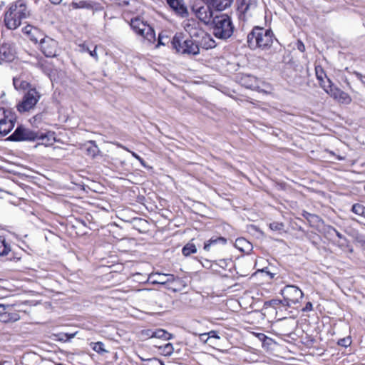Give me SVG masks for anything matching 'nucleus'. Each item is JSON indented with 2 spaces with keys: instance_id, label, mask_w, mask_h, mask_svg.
Returning a JSON list of instances; mask_svg holds the SVG:
<instances>
[{
  "instance_id": "f3484780",
  "label": "nucleus",
  "mask_w": 365,
  "mask_h": 365,
  "mask_svg": "<svg viewBox=\"0 0 365 365\" xmlns=\"http://www.w3.org/2000/svg\"><path fill=\"white\" fill-rule=\"evenodd\" d=\"M232 1L233 0H206V2L210 4V5L216 10L222 11L230 6Z\"/></svg>"
},
{
  "instance_id": "20e7f679",
  "label": "nucleus",
  "mask_w": 365,
  "mask_h": 365,
  "mask_svg": "<svg viewBox=\"0 0 365 365\" xmlns=\"http://www.w3.org/2000/svg\"><path fill=\"white\" fill-rule=\"evenodd\" d=\"M173 48L182 54L197 55L200 53V46L192 38L184 39L182 34H176L172 40Z\"/></svg>"
},
{
  "instance_id": "a19ab883",
  "label": "nucleus",
  "mask_w": 365,
  "mask_h": 365,
  "mask_svg": "<svg viewBox=\"0 0 365 365\" xmlns=\"http://www.w3.org/2000/svg\"><path fill=\"white\" fill-rule=\"evenodd\" d=\"M297 48L302 51V52H304V50H305V46L303 44V43L300 41H298L297 43Z\"/></svg>"
},
{
  "instance_id": "603ef678",
  "label": "nucleus",
  "mask_w": 365,
  "mask_h": 365,
  "mask_svg": "<svg viewBox=\"0 0 365 365\" xmlns=\"http://www.w3.org/2000/svg\"><path fill=\"white\" fill-rule=\"evenodd\" d=\"M207 337V336H203V340H202V341L205 342V340L206 339Z\"/></svg>"
},
{
  "instance_id": "72a5a7b5",
  "label": "nucleus",
  "mask_w": 365,
  "mask_h": 365,
  "mask_svg": "<svg viewBox=\"0 0 365 365\" xmlns=\"http://www.w3.org/2000/svg\"><path fill=\"white\" fill-rule=\"evenodd\" d=\"M351 344V340L350 337H346L341 339L338 341V344L339 346L347 347Z\"/></svg>"
},
{
  "instance_id": "a211bd4d",
  "label": "nucleus",
  "mask_w": 365,
  "mask_h": 365,
  "mask_svg": "<svg viewBox=\"0 0 365 365\" xmlns=\"http://www.w3.org/2000/svg\"><path fill=\"white\" fill-rule=\"evenodd\" d=\"M235 246L242 252L249 253L252 250V245L245 238H237Z\"/></svg>"
},
{
  "instance_id": "f257e3e1",
  "label": "nucleus",
  "mask_w": 365,
  "mask_h": 365,
  "mask_svg": "<svg viewBox=\"0 0 365 365\" xmlns=\"http://www.w3.org/2000/svg\"><path fill=\"white\" fill-rule=\"evenodd\" d=\"M26 3L24 0H16L9 4L8 10L4 14V23L9 29H16L22 23V21L29 16Z\"/></svg>"
},
{
  "instance_id": "6e6d98bb",
  "label": "nucleus",
  "mask_w": 365,
  "mask_h": 365,
  "mask_svg": "<svg viewBox=\"0 0 365 365\" xmlns=\"http://www.w3.org/2000/svg\"><path fill=\"white\" fill-rule=\"evenodd\" d=\"M247 87L251 88V87H252V85H249V86H247Z\"/></svg>"
},
{
  "instance_id": "f704fd0d",
  "label": "nucleus",
  "mask_w": 365,
  "mask_h": 365,
  "mask_svg": "<svg viewBox=\"0 0 365 365\" xmlns=\"http://www.w3.org/2000/svg\"><path fill=\"white\" fill-rule=\"evenodd\" d=\"M76 333H73V334H68V333L61 334H60L61 337L58 339L60 341H69L70 339H73L76 336Z\"/></svg>"
},
{
  "instance_id": "aec40b11",
  "label": "nucleus",
  "mask_w": 365,
  "mask_h": 365,
  "mask_svg": "<svg viewBox=\"0 0 365 365\" xmlns=\"http://www.w3.org/2000/svg\"><path fill=\"white\" fill-rule=\"evenodd\" d=\"M11 251V247L4 237H0V256H7Z\"/></svg>"
},
{
  "instance_id": "8fccbe9b",
  "label": "nucleus",
  "mask_w": 365,
  "mask_h": 365,
  "mask_svg": "<svg viewBox=\"0 0 365 365\" xmlns=\"http://www.w3.org/2000/svg\"><path fill=\"white\" fill-rule=\"evenodd\" d=\"M87 48H88V47H86L85 46H82V51H87Z\"/></svg>"
},
{
  "instance_id": "c85d7f7f",
  "label": "nucleus",
  "mask_w": 365,
  "mask_h": 365,
  "mask_svg": "<svg viewBox=\"0 0 365 365\" xmlns=\"http://www.w3.org/2000/svg\"><path fill=\"white\" fill-rule=\"evenodd\" d=\"M90 345H91V348L93 349V350H94L95 351H96L98 354H103V353L108 352V351L106 350L104 348L103 343L101 341L92 342V343H91Z\"/></svg>"
},
{
  "instance_id": "0eeeda50",
  "label": "nucleus",
  "mask_w": 365,
  "mask_h": 365,
  "mask_svg": "<svg viewBox=\"0 0 365 365\" xmlns=\"http://www.w3.org/2000/svg\"><path fill=\"white\" fill-rule=\"evenodd\" d=\"M41 96V94L36 88H29L24 94L21 102L17 105V110L20 113H23L34 109L40 100Z\"/></svg>"
},
{
  "instance_id": "3c124183",
  "label": "nucleus",
  "mask_w": 365,
  "mask_h": 365,
  "mask_svg": "<svg viewBox=\"0 0 365 365\" xmlns=\"http://www.w3.org/2000/svg\"><path fill=\"white\" fill-rule=\"evenodd\" d=\"M189 32L190 33V36H195V35H196V33H195V32L192 33L190 31H189Z\"/></svg>"
},
{
  "instance_id": "f8f14e48",
  "label": "nucleus",
  "mask_w": 365,
  "mask_h": 365,
  "mask_svg": "<svg viewBox=\"0 0 365 365\" xmlns=\"http://www.w3.org/2000/svg\"><path fill=\"white\" fill-rule=\"evenodd\" d=\"M39 45L41 52L46 57L53 58L57 56L58 44L54 39L46 36L41 39Z\"/></svg>"
},
{
  "instance_id": "5fc2aeb1",
  "label": "nucleus",
  "mask_w": 365,
  "mask_h": 365,
  "mask_svg": "<svg viewBox=\"0 0 365 365\" xmlns=\"http://www.w3.org/2000/svg\"><path fill=\"white\" fill-rule=\"evenodd\" d=\"M56 365H64V364H63L61 363H58V364H56Z\"/></svg>"
},
{
  "instance_id": "de8ad7c7",
  "label": "nucleus",
  "mask_w": 365,
  "mask_h": 365,
  "mask_svg": "<svg viewBox=\"0 0 365 365\" xmlns=\"http://www.w3.org/2000/svg\"><path fill=\"white\" fill-rule=\"evenodd\" d=\"M138 160L141 163L142 165L145 166V161L142 158L140 157V158L138 159Z\"/></svg>"
},
{
  "instance_id": "37998d69",
  "label": "nucleus",
  "mask_w": 365,
  "mask_h": 365,
  "mask_svg": "<svg viewBox=\"0 0 365 365\" xmlns=\"http://www.w3.org/2000/svg\"><path fill=\"white\" fill-rule=\"evenodd\" d=\"M356 76L365 85V76H364L360 73H356Z\"/></svg>"
},
{
  "instance_id": "7ed1b4c3",
  "label": "nucleus",
  "mask_w": 365,
  "mask_h": 365,
  "mask_svg": "<svg viewBox=\"0 0 365 365\" xmlns=\"http://www.w3.org/2000/svg\"><path fill=\"white\" fill-rule=\"evenodd\" d=\"M213 34L220 39H227L233 34L234 26L231 19L226 14L216 15L211 22Z\"/></svg>"
},
{
  "instance_id": "b1692460",
  "label": "nucleus",
  "mask_w": 365,
  "mask_h": 365,
  "mask_svg": "<svg viewBox=\"0 0 365 365\" xmlns=\"http://www.w3.org/2000/svg\"><path fill=\"white\" fill-rule=\"evenodd\" d=\"M86 154L92 158L96 157L99 153V149L94 141H89L86 145Z\"/></svg>"
},
{
  "instance_id": "c756f323",
  "label": "nucleus",
  "mask_w": 365,
  "mask_h": 365,
  "mask_svg": "<svg viewBox=\"0 0 365 365\" xmlns=\"http://www.w3.org/2000/svg\"><path fill=\"white\" fill-rule=\"evenodd\" d=\"M160 349L161 350V353L165 356H170L174 351L173 346L170 343H167L166 344L160 346Z\"/></svg>"
},
{
  "instance_id": "e433bc0d",
  "label": "nucleus",
  "mask_w": 365,
  "mask_h": 365,
  "mask_svg": "<svg viewBox=\"0 0 365 365\" xmlns=\"http://www.w3.org/2000/svg\"><path fill=\"white\" fill-rule=\"evenodd\" d=\"M269 303V304L271 306H272L274 307H277L279 304H282L283 306H286L285 305V302H284V299L283 300L272 299Z\"/></svg>"
},
{
  "instance_id": "2eb2a0df",
  "label": "nucleus",
  "mask_w": 365,
  "mask_h": 365,
  "mask_svg": "<svg viewBox=\"0 0 365 365\" xmlns=\"http://www.w3.org/2000/svg\"><path fill=\"white\" fill-rule=\"evenodd\" d=\"M238 9L245 16H252L257 9L256 0H237Z\"/></svg>"
},
{
  "instance_id": "864d4df0",
  "label": "nucleus",
  "mask_w": 365,
  "mask_h": 365,
  "mask_svg": "<svg viewBox=\"0 0 365 365\" xmlns=\"http://www.w3.org/2000/svg\"><path fill=\"white\" fill-rule=\"evenodd\" d=\"M87 51L90 53L91 51L88 48H87Z\"/></svg>"
},
{
  "instance_id": "1a4fd4ad",
  "label": "nucleus",
  "mask_w": 365,
  "mask_h": 365,
  "mask_svg": "<svg viewBox=\"0 0 365 365\" xmlns=\"http://www.w3.org/2000/svg\"><path fill=\"white\" fill-rule=\"evenodd\" d=\"M322 88L331 97L341 103L349 104L351 102L350 96L341 89L334 87L329 79L327 80V85H322Z\"/></svg>"
},
{
  "instance_id": "9d476101",
  "label": "nucleus",
  "mask_w": 365,
  "mask_h": 365,
  "mask_svg": "<svg viewBox=\"0 0 365 365\" xmlns=\"http://www.w3.org/2000/svg\"><path fill=\"white\" fill-rule=\"evenodd\" d=\"M212 6L207 2L205 4H195L192 6V11L196 16L205 24H210L212 21L214 13L211 9Z\"/></svg>"
},
{
  "instance_id": "f03ea898",
  "label": "nucleus",
  "mask_w": 365,
  "mask_h": 365,
  "mask_svg": "<svg viewBox=\"0 0 365 365\" xmlns=\"http://www.w3.org/2000/svg\"><path fill=\"white\" fill-rule=\"evenodd\" d=\"M274 41V34L270 29L255 26L247 35V44L251 49H267Z\"/></svg>"
},
{
  "instance_id": "39448f33",
  "label": "nucleus",
  "mask_w": 365,
  "mask_h": 365,
  "mask_svg": "<svg viewBox=\"0 0 365 365\" xmlns=\"http://www.w3.org/2000/svg\"><path fill=\"white\" fill-rule=\"evenodd\" d=\"M130 26L137 34L141 36L150 43L155 41V33L153 29L140 18L131 19Z\"/></svg>"
},
{
  "instance_id": "a878e982",
  "label": "nucleus",
  "mask_w": 365,
  "mask_h": 365,
  "mask_svg": "<svg viewBox=\"0 0 365 365\" xmlns=\"http://www.w3.org/2000/svg\"><path fill=\"white\" fill-rule=\"evenodd\" d=\"M197 252V247L192 242L187 243L182 250V253L184 256L187 257L191 254Z\"/></svg>"
},
{
  "instance_id": "49530a36",
  "label": "nucleus",
  "mask_w": 365,
  "mask_h": 365,
  "mask_svg": "<svg viewBox=\"0 0 365 365\" xmlns=\"http://www.w3.org/2000/svg\"><path fill=\"white\" fill-rule=\"evenodd\" d=\"M50 1L53 4H58L61 2L62 0H50Z\"/></svg>"
},
{
  "instance_id": "c9c22d12",
  "label": "nucleus",
  "mask_w": 365,
  "mask_h": 365,
  "mask_svg": "<svg viewBox=\"0 0 365 365\" xmlns=\"http://www.w3.org/2000/svg\"><path fill=\"white\" fill-rule=\"evenodd\" d=\"M269 227L272 230H280L283 227V225L279 222H272L269 224Z\"/></svg>"
},
{
  "instance_id": "5701e85b",
  "label": "nucleus",
  "mask_w": 365,
  "mask_h": 365,
  "mask_svg": "<svg viewBox=\"0 0 365 365\" xmlns=\"http://www.w3.org/2000/svg\"><path fill=\"white\" fill-rule=\"evenodd\" d=\"M13 84L16 90H26L30 87V83L21 79L19 76L13 78Z\"/></svg>"
},
{
  "instance_id": "dca6fc26",
  "label": "nucleus",
  "mask_w": 365,
  "mask_h": 365,
  "mask_svg": "<svg viewBox=\"0 0 365 365\" xmlns=\"http://www.w3.org/2000/svg\"><path fill=\"white\" fill-rule=\"evenodd\" d=\"M167 3L178 14L182 15L187 13V8L183 0H167Z\"/></svg>"
},
{
  "instance_id": "ea45409f",
  "label": "nucleus",
  "mask_w": 365,
  "mask_h": 365,
  "mask_svg": "<svg viewBox=\"0 0 365 365\" xmlns=\"http://www.w3.org/2000/svg\"><path fill=\"white\" fill-rule=\"evenodd\" d=\"M312 304L311 302H307L305 305V307L302 309L303 312H309L312 310Z\"/></svg>"
},
{
  "instance_id": "4be33fe9",
  "label": "nucleus",
  "mask_w": 365,
  "mask_h": 365,
  "mask_svg": "<svg viewBox=\"0 0 365 365\" xmlns=\"http://www.w3.org/2000/svg\"><path fill=\"white\" fill-rule=\"evenodd\" d=\"M315 73L320 86L322 87V85H327V80L329 78H327V76L321 66H318L315 67Z\"/></svg>"
},
{
  "instance_id": "a18cd8bd",
  "label": "nucleus",
  "mask_w": 365,
  "mask_h": 365,
  "mask_svg": "<svg viewBox=\"0 0 365 365\" xmlns=\"http://www.w3.org/2000/svg\"><path fill=\"white\" fill-rule=\"evenodd\" d=\"M163 38H164V37H163V36H161L160 34L159 35V36H158V45L156 46V47H158V46H159V45H165V43H164V42H163Z\"/></svg>"
},
{
  "instance_id": "4c0bfd02",
  "label": "nucleus",
  "mask_w": 365,
  "mask_h": 365,
  "mask_svg": "<svg viewBox=\"0 0 365 365\" xmlns=\"http://www.w3.org/2000/svg\"><path fill=\"white\" fill-rule=\"evenodd\" d=\"M140 359L143 361H149L152 362L153 365H157V364L165 365L163 361H161L160 360H158L157 359H144L143 358H140Z\"/></svg>"
},
{
  "instance_id": "79ce46f5",
  "label": "nucleus",
  "mask_w": 365,
  "mask_h": 365,
  "mask_svg": "<svg viewBox=\"0 0 365 365\" xmlns=\"http://www.w3.org/2000/svg\"><path fill=\"white\" fill-rule=\"evenodd\" d=\"M119 146H120V147H121V148H124L125 150H127V151L130 152V153L132 154V155H133L135 159H137V160H138V159H139V158H140V156H139L138 154H136L135 153H134V152H133V151H130L127 148L123 147V145H119Z\"/></svg>"
},
{
  "instance_id": "ddd939ff",
  "label": "nucleus",
  "mask_w": 365,
  "mask_h": 365,
  "mask_svg": "<svg viewBox=\"0 0 365 365\" xmlns=\"http://www.w3.org/2000/svg\"><path fill=\"white\" fill-rule=\"evenodd\" d=\"M38 138L37 134L22 125L18 126L14 133L9 137L10 140H34Z\"/></svg>"
},
{
  "instance_id": "09e8293b",
  "label": "nucleus",
  "mask_w": 365,
  "mask_h": 365,
  "mask_svg": "<svg viewBox=\"0 0 365 365\" xmlns=\"http://www.w3.org/2000/svg\"><path fill=\"white\" fill-rule=\"evenodd\" d=\"M334 231H335V232H336V234L337 237H339V238H341V237H342L341 234V233H339V232L338 231H336V230H334Z\"/></svg>"
},
{
  "instance_id": "bb28decb",
  "label": "nucleus",
  "mask_w": 365,
  "mask_h": 365,
  "mask_svg": "<svg viewBox=\"0 0 365 365\" xmlns=\"http://www.w3.org/2000/svg\"><path fill=\"white\" fill-rule=\"evenodd\" d=\"M172 335L167 332L166 331L163 329H158L153 332L151 337L158 338V339H163L165 340H168L171 339Z\"/></svg>"
},
{
  "instance_id": "473e14b6",
  "label": "nucleus",
  "mask_w": 365,
  "mask_h": 365,
  "mask_svg": "<svg viewBox=\"0 0 365 365\" xmlns=\"http://www.w3.org/2000/svg\"><path fill=\"white\" fill-rule=\"evenodd\" d=\"M36 29L35 28H34L33 26H30V25H28L26 26H25L24 29H23V31L28 34V35H31V39L32 41H34L36 42H37V39L36 38H33V33L34 31H36Z\"/></svg>"
},
{
  "instance_id": "4d7b16f0",
  "label": "nucleus",
  "mask_w": 365,
  "mask_h": 365,
  "mask_svg": "<svg viewBox=\"0 0 365 365\" xmlns=\"http://www.w3.org/2000/svg\"><path fill=\"white\" fill-rule=\"evenodd\" d=\"M364 190H365V185H364Z\"/></svg>"
},
{
  "instance_id": "412c9836",
  "label": "nucleus",
  "mask_w": 365,
  "mask_h": 365,
  "mask_svg": "<svg viewBox=\"0 0 365 365\" xmlns=\"http://www.w3.org/2000/svg\"><path fill=\"white\" fill-rule=\"evenodd\" d=\"M93 8L91 2L86 1H79L78 2H72L68 5V9L71 11L72 9H91Z\"/></svg>"
},
{
  "instance_id": "393cba45",
  "label": "nucleus",
  "mask_w": 365,
  "mask_h": 365,
  "mask_svg": "<svg viewBox=\"0 0 365 365\" xmlns=\"http://www.w3.org/2000/svg\"><path fill=\"white\" fill-rule=\"evenodd\" d=\"M148 279L152 284H165V274L153 273L150 274Z\"/></svg>"
},
{
  "instance_id": "c03bdc74",
  "label": "nucleus",
  "mask_w": 365,
  "mask_h": 365,
  "mask_svg": "<svg viewBox=\"0 0 365 365\" xmlns=\"http://www.w3.org/2000/svg\"><path fill=\"white\" fill-rule=\"evenodd\" d=\"M90 55L92 57H93L94 58H96V60L98 59V54L96 52V47H95V48L92 51L90 52Z\"/></svg>"
},
{
  "instance_id": "6ab92c4d",
  "label": "nucleus",
  "mask_w": 365,
  "mask_h": 365,
  "mask_svg": "<svg viewBox=\"0 0 365 365\" xmlns=\"http://www.w3.org/2000/svg\"><path fill=\"white\" fill-rule=\"evenodd\" d=\"M203 34L200 41V46L205 49H210L215 47L216 43L215 40L210 34H205L202 31Z\"/></svg>"
},
{
  "instance_id": "7c9ffc66",
  "label": "nucleus",
  "mask_w": 365,
  "mask_h": 365,
  "mask_svg": "<svg viewBox=\"0 0 365 365\" xmlns=\"http://www.w3.org/2000/svg\"><path fill=\"white\" fill-rule=\"evenodd\" d=\"M352 212L355 214L363 216L365 214V207L361 204L356 203L352 206Z\"/></svg>"
},
{
  "instance_id": "cd10ccee",
  "label": "nucleus",
  "mask_w": 365,
  "mask_h": 365,
  "mask_svg": "<svg viewBox=\"0 0 365 365\" xmlns=\"http://www.w3.org/2000/svg\"><path fill=\"white\" fill-rule=\"evenodd\" d=\"M217 242H222L224 244H225L227 240L226 239L222 237L215 239H210L205 242L204 250L207 252L210 251L211 245L216 244Z\"/></svg>"
},
{
  "instance_id": "4468645a",
  "label": "nucleus",
  "mask_w": 365,
  "mask_h": 365,
  "mask_svg": "<svg viewBox=\"0 0 365 365\" xmlns=\"http://www.w3.org/2000/svg\"><path fill=\"white\" fill-rule=\"evenodd\" d=\"M16 58L14 48L9 43L0 45V65L11 62Z\"/></svg>"
},
{
  "instance_id": "9b49d317",
  "label": "nucleus",
  "mask_w": 365,
  "mask_h": 365,
  "mask_svg": "<svg viewBox=\"0 0 365 365\" xmlns=\"http://www.w3.org/2000/svg\"><path fill=\"white\" fill-rule=\"evenodd\" d=\"M20 319L19 312L13 304H0V322L3 323L15 322Z\"/></svg>"
},
{
  "instance_id": "423d86ee",
  "label": "nucleus",
  "mask_w": 365,
  "mask_h": 365,
  "mask_svg": "<svg viewBox=\"0 0 365 365\" xmlns=\"http://www.w3.org/2000/svg\"><path fill=\"white\" fill-rule=\"evenodd\" d=\"M16 115L11 109L0 108V135H6L14 127Z\"/></svg>"
},
{
  "instance_id": "2f4dec72",
  "label": "nucleus",
  "mask_w": 365,
  "mask_h": 365,
  "mask_svg": "<svg viewBox=\"0 0 365 365\" xmlns=\"http://www.w3.org/2000/svg\"><path fill=\"white\" fill-rule=\"evenodd\" d=\"M206 339L205 340V343H207L210 338H215V339H220V336L217 334V332L216 331L212 330L209 331L208 333H203L200 334V340H203V336H207Z\"/></svg>"
},
{
  "instance_id": "6e6552de",
  "label": "nucleus",
  "mask_w": 365,
  "mask_h": 365,
  "mask_svg": "<svg viewBox=\"0 0 365 365\" xmlns=\"http://www.w3.org/2000/svg\"><path fill=\"white\" fill-rule=\"evenodd\" d=\"M286 306L299 303L303 297L302 291L294 285H287L281 290Z\"/></svg>"
},
{
  "instance_id": "58836bf2",
  "label": "nucleus",
  "mask_w": 365,
  "mask_h": 365,
  "mask_svg": "<svg viewBox=\"0 0 365 365\" xmlns=\"http://www.w3.org/2000/svg\"><path fill=\"white\" fill-rule=\"evenodd\" d=\"M175 280V277L173 274H165V284L170 282H173Z\"/></svg>"
}]
</instances>
